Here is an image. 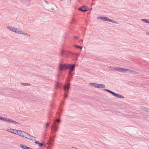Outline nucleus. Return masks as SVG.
I'll use <instances>...</instances> for the list:
<instances>
[{"label": "nucleus", "mask_w": 149, "mask_h": 149, "mask_svg": "<svg viewBox=\"0 0 149 149\" xmlns=\"http://www.w3.org/2000/svg\"><path fill=\"white\" fill-rule=\"evenodd\" d=\"M20 146L23 149H30V147H28L26 146L23 144H21L20 145Z\"/></svg>", "instance_id": "obj_14"}, {"label": "nucleus", "mask_w": 149, "mask_h": 149, "mask_svg": "<svg viewBox=\"0 0 149 149\" xmlns=\"http://www.w3.org/2000/svg\"><path fill=\"white\" fill-rule=\"evenodd\" d=\"M58 128V127L57 124L54 122V123L52 125L51 129L52 130V133L53 134H55V132H56Z\"/></svg>", "instance_id": "obj_5"}, {"label": "nucleus", "mask_w": 149, "mask_h": 149, "mask_svg": "<svg viewBox=\"0 0 149 149\" xmlns=\"http://www.w3.org/2000/svg\"><path fill=\"white\" fill-rule=\"evenodd\" d=\"M10 119H11L3 117L2 119V120L10 123V121H11Z\"/></svg>", "instance_id": "obj_15"}, {"label": "nucleus", "mask_w": 149, "mask_h": 149, "mask_svg": "<svg viewBox=\"0 0 149 149\" xmlns=\"http://www.w3.org/2000/svg\"><path fill=\"white\" fill-rule=\"evenodd\" d=\"M103 90L104 91H105L111 93V94H112L113 95H114V94L115 93L114 92H113V91H112L110 90H108V89H103Z\"/></svg>", "instance_id": "obj_17"}, {"label": "nucleus", "mask_w": 149, "mask_h": 149, "mask_svg": "<svg viewBox=\"0 0 149 149\" xmlns=\"http://www.w3.org/2000/svg\"><path fill=\"white\" fill-rule=\"evenodd\" d=\"M100 88H104L105 87V86L103 84H100Z\"/></svg>", "instance_id": "obj_29"}, {"label": "nucleus", "mask_w": 149, "mask_h": 149, "mask_svg": "<svg viewBox=\"0 0 149 149\" xmlns=\"http://www.w3.org/2000/svg\"><path fill=\"white\" fill-rule=\"evenodd\" d=\"M39 146L40 147H42L43 145V144L42 143H39Z\"/></svg>", "instance_id": "obj_33"}, {"label": "nucleus", "mask_w": 149, "mask_h": 149, "mask_svg": "<svg viewBox=\"0 0 149 149\" xmlns=\"http://www.w3.org/2000/svg\"><path fill=\"white\" fill-rule=\"evenodd\" d=\"M7 29L10 31L17 33L28 35L27 34L24 33L23 31H21L20 29L19 28H17L14 27L8 26L7 27Z\"/></svg>", "instance_id": "obj_2"}, {"label": "nucleus", "mask_w": 149, "mask_h": 149, "mask_svg": "<svg viewBox=\"0 0 149 149\" xmlns=\"http://www.w3.org/2000/svg\"><path fill=\"white\" fill-rule=\"evenodd\" d=\"M64 101H62V102L63 103V104L64 103Z\"/></svg>", "instance_id": "obj_46"}, {"label": "nucleus", "mask_w": 149, "mask_h": 149, "mask_svg": "<svg viewBox=\"0 0 149 149\" xmlns=\"http://www.w3.org/2000/svg\"><path fill=\"white\" fill-rule=\"evenodd\" d=\"M120 68H113V69H112V70H116L118 71V70H117L116 69H119Z\"/></svg>", "instance_id": "obj_37"}, {"label": "nucleus", "mask_w": 149, "mask_h": 149, "mask_svg": "<svg viewBox=\"0 0 149 149\" xmlns=\"http://www.w3.org/2000/svg\"><path fill=\"white\" fill-rule=\"evenodd\" d=\"M52 137H50V141H49L48 143H47L49 144H51L52 145H53V142L54 141V139L52 138V137L54 138L55 137V134H53Z\"/></svg>", "instance_id": "obj_11"}, {"label": "nucleus", "mask_w": 149, "mask_h": 149, "mask_svg": "<svg viewBox=\"0 0 149 149\" xmlns=\"http://www.w3.org/2000/svg\"><path fill=\"white\" fill-rule=\"evenodd\" d=\"M88 8L86 6H83L79 8L78 9H87Z\"/></svg>", "instance_id": "obj_22"}, {"label": "nucleus", "mask_w": 149, "mask_h": 149, "mask_svg": "<svg viewBox=\"0 0 149 149\" xmlns=\"http://www.w3.org/2000/svg\"><path fill=\"white\" fill-rule=\"evenodd\" d=\"M55 86H56L55 87V89H56L58 88H61L62 86V84L58 82H56L55 84Z\"/></svg>", "instance_id": "obj_12"}, {"label": "nucleus", "mask_w": 149, "mask_h": 149, "mask_svg": "<svg viewBox=\"0 0 149 149\" xmlns=\"http://www.w3.org/2000/svg\"><path fill=\"white\" fill-rule=\"evenodd\" d=\"M50 123L49 122H47V123H45V132H46L47 131V128L49 126V125Z\"/></svg>", "instance_id": "obj_21"}, {"label": "nucleus", "mask_w": 149, "mask_h": 149, "mask_svg": "<svg viewBox=\"0 0 149 149\" xmlns=\"http://www.w3.org/2000/svg\"><path fill=\"white\" fill-rule=\"evenodd\" d=\"M107 17H99L97 18V19H102L104 20V21H107Z\"/></svg>", "instance_id": "obj_16"}, {"label": "nucleus", "mask_w": 149, "mask_h": 149, "mask_svg": "<svg viewBox=\"0 0 149 149\" xmlns=\"http://www.w3.org/2000/svg\"><path fill=\"white\" fill-rule=\"evenodd\" d=\"M47 144L48 145V146L47 147V149H51L52 147L50 146L52 145L48 143H47Z\"/></svg>", "instance_id": "obj_30"}, {"label": "nucleus", "mask_w": 149, "mask_h": 149, "mask_svg": "<svg viewBox=\"0 0 149 149\" xmlns=\"http://www.w3.org/2000/svg\"><path fill=\"white\" fill-rule=\"evenodd\" d=\"M60 54L61 56L64 55L65 57H70L72 55L71 53L67 51H62L60 52Z\"/></svg>", "instance_id": "obj_7"}, {"label": "nucleus", "mask_w": 149, "mask_h": 149, "mask_svg": "<svg viewBox=\"0 0 149 149\" xmlns=\"http://www.w3.org/2000/svg\"><path fill=\"white\" fill-rule=\"evenodd\" d=\"M54 122H55V123H56V122L58 124L61 122L60 118H59L58 119H56L55 120H54Z\"/></svg>", "instance_id": "obj_24"}, {"label": "nucleus", "mask_w": 149, "mask_h": 149, "mask_svg": "<svg viewBox=\"0 0 149 149\" xmlns=\"http://www.w3.org/2000/svg\"><path fill=\"white\" fill-rule=\"evenodd\" d=\"M107 21H111L113 23H116V24H118V23L115 21H114L113 19H109L107 17Z\"/></svg>", "instance_id": "obj_20"}, {"label": "nucleus", "mask_w": 149, "mask_h": 149, "mask_svg": "<svg viewBox=\"0 0 149 149\" xmlns=\"http://www.w3.org/2000/svg\"><path fill=\"white\" fill-rule=\"evenodd\" d=\"M21 84L22 85H23L24 86H29L30 85V84H29L26 83H21Z\"/></svg>", "instance_id": "obj_25"}, {"label": "nucleus", "mask_w": 149, "mask_h": 149, "mask_svg": "<svg viewBox=\"0 0 149 149\" xmlns=\"http://www.w3.org/2000/svg\"><path fill=\"white\" fill-rule=\"evenodd\" d=\"M80 41L82 43H83V40H81Z\"/></svg>", "instance_id": "obj_45"}, {"label": "nucleus", "mask_w": 149, "mask_h": 149, "mask_svg": "<svg viewBox=\"0 0 149 149\" xmlns=\"http://www.w3.org/2000/svg\"><path fill=\"white\" fill-rule=\"evenodd\" d=\"M75 65L71 64H60L58 67V70L61 71L66 69L70 70L69 71H73L75 70Z\"/></svg>", "instance_id": "obj_1"}, {"label": "nucleus", "mask_w": 149, "mask_h": 149, "mask_svg": "<svg viewBox=\"0 0 149 149\" xmlns=\"http://www.w3.org/2000/svg\"><path fill=\"white\" fill-rule=\"evenodd\" d=\"M90 84L92 86H93L95 88H97V84L96 83H91Z\"/></svg>", "instance_id": "obj_19"}, {"label": "nucleus", "mask_w": 149, "mask_h": 149, "mask_svg": "<svg viewBox=\"0 0 149 149\" xmlns=\"http://www.w3.org/2000/svg\"><path fill=\"white\" fill-rule=\"evenodd\" d=\"M97 88H100V84H97Z\"/></svg>", "instance_id": "obj_36"}, {"label": "nucleus", "mask_w": 149, "mask_h": 149, "mask_svg": "<svg viewBox=\"0 0 149 149\" xmlns=\"http://www.w3.org/2000/svg\"><path fill=\"white\" fill-rule=\"evenodd\" d=\"M75 22V20L74 19H73L72 20V22L71 23Z\"/></svg>", "instance_id": "obj_38"}, {"label": "nucleus", "mask_w": 149, "mask_h": 149, "mask_svg": "<svg viewBox=\"0 0 149 149\" xmlns=\"http://www.w3.org/2000/svg\"><path fill=\"white\" fill-rule=\"evenodd\" d=\"M145 111L149 113V109H148V108H147Z\"/></svg>", "instance_id": "obj_35"}, {"label": "nucleus", "mask_w": 149, "mask_h": 149, "mask_svg": "<svg viewBox=\"0 0 149 149\" xmlns=\"http://www.w3.org/2000/svg\"><path fill=\"white\" fill-rule=\"evenodd\" d=\"M10 123H11V122H12L13 123H15V124H19V123H18V122H17L14 120H12V119H10Z\"/></svg>", "instance_id": "obj_26"}, {"label": "nucleus", "mask_w": 149, "mask_h": 149, "mask_svg": "<svg viewBox=\"0 0 149 149\" xmlns=\"http://www.w3.org/2000/svg\"><path fill=\"white\" fill-rule=\"evenodd\" d=\"M73 38L74 39L77 40H78L79 38V37L77 36H73Z\"/></svg>", "instance_id": "obj_31"}, {"label": "nucleus", "mask_w": 149, "mask_h": 149, "mask_svg": "<svg viewBox=\"0 0 149 149\" xmlns=\"http://www.w3.org/2000/svg\"><path fill=\"white\" fill-rule=\"evenodd\" d=\"M26 138L33 141H36V137L30 135L28 133V134H27Z\"/></svg>", "instance_id": "obj_9"}, {"label": "nucleus", "mask_w": 149, "mask_h": 149, "mask_svg": "<svg viewBox=\"0 0 149 149\" xmlns=\"http://www.w3.org/2000/svg\"><path fill=\"white\" fill-rule=\"evenodd\" d=\"M11 93L13 94V95L15 97L18 99L22 98L24 97V96L22 95V93L21 91H13Z\"/></svg>", "instance_id": "obj_4"}, {"label": "nucleus", "mask_w": 149, "mask_h": 149, "mask_svg": "<svg viewBox=\"0 0 149 149\" xmlns=\"http://www.w3.org/2000/svg\"><path fill=\"white\" fill-rule=\"evenodd\" d=\"M83 12H86L88 10H79Z\"/></svg>", "instance_id": "obj_34"}, {"label": "nucleus", "mask_w": 149, "mask_h": 149, "mask_svg": "<svg viewBox=\"0 0 149 149\" xmlns=\"http://www.w3.org/2000/svg\"><path fill=\"white\" fill-rule=\"evenodd\" d=\"M70 84L68 83H66L65 84L63 88L64 91L65 93L68 92V90L70 88Z\"/></svg>", "instance_id": "obj_8"}, {"label": "nucleus", "mask_w": 149, "mask_h": 149, "mask_svg": "<svg viewBox=\"0 0 149 149\" xmlns=\"http://www.w3.org/2000/svg\"><path fill=\"white\" fill-rule=\"evenodd\" d=\"M59 110L60 111V112H61L62 111V110L60 109H59Z\"/></svg>", "instance_id": "obj_44"}, {"label": "nucleus", "mask_w": 149, "mask_h": 149, "mask_svg": "<svg viewBox=\"0 0 149 149\" xmlns=\"http://www.w3.org/2000/svg\"><path fill=\"white\" fill-rule=\"evenodd\" d=\"M68 96V95L66 93H65L64 95V98H65L67 97Z\"/></svg>", "instance_id": "obj_32"}, {"label": "nucleus", "mask_w": 149, "mask_h": 149, "mask_svg": "<svg viewBox=\"0 0 149 149\" xmlns=\"http://www.w3.org/2000/svg\"><path fill=\"white\" fill-rule=\"evenodd\" d=\"M18 130H14L12 129H9L7 131L9 132L14 133L17 135Z\"/></svg>", "instance_id": "obj_10"}, {"label": "nucleus", "mask_w": 149, "mask_h": 149, "mask_svg": "<svg viewBox=\"0 0 149 149\" xmlns=\"http://www.w3.org/2000/svg\"><path fill=\"white\" fill-rule=\"evenodd\" d=\"M39 143L40 142L38 141H36L35 142V143H36V144H39Z\"/></svg>", "instance_id": "obj_39"}, {"label": "nucleus", "mask_w": 149, "mask_h": 149, "mask_svg": "<svg viewBox=\"0 0 149 149\" xmlns=\"http://www.w3.org/2000/svg\"><path fill=\"white\" fill-rule=\"evenodd\" d=\"M27 133L24 131L18 130L17 135L26 138L28 134Z\"/></svg>", "instance_id": "obj_6"}, {"label": "nucleus", "mask_w": 149, "mask_h": 149, "mask_svg": "<svg viewBox=\"0 0 149 149\" xmlns=\"http://www.w3.org/2000/svg\"><path fill=\"white\" fill-rule=\"evenodd\" d=\"M3 118V117L2 116H0V120H2V119Z\"/></svg>", "instance_id": "obj_41"}, {"label": "nucleus", "mask_w": 149, "mask_h": 149, "mask_svg": "<svg viewBox=\"0 0 149 149\" xmlns=\"http://www.w3.org/2000/svg\"><path fill=\"white\" fill-rule=\"evenodd\" d=\"M141 20L142 21L144 22L147 23H149V19H141Z\"/></svg>", "instance_id": "obj_18"}, {"label": "nucleus", "mask_w": 149, "mask_h": 149, "mask_svg": "<svg viewBox=\"0 0 149 149\" xmlns=\"http://www.w3.org/2000/svg\"><path fill=\"white\" fill-rule=\"evenodd\" d=\"M140 108L142 110H143L145 111L146 108H146L144 107H143V106H141L140 107Z\"/></svg>", "instance_id": "obj_27"}, {"label": "nucleus", "mask_w": 149, "mask_h": 149, "mask_svg": "<svg viewBox=\"0 0 149 149\" xmlns=\"http://www.w3.org/2000/svg\"><path fill=\"white\" fill-rule=\"evenodd\" d=\"M74 46V47H76L77 48H79L81 49H82L83 48L82 47L79 46L78 45H75Z\"/></svg>", "instance_id": "obj_28"}, {"label": "nucleus", "mask_w": 149, "mask_h": 149, "mask_svg": "<svg viewBox=\"0 0 149 149\" xmlns=\"http://www.w3.org/2000/svg\"><path fill=\"white\" fill-rule=\"evenodd\" d=\"M116 70H118L119 72L125 73H127L128 72H129L131 73L134 74H137L138 73V72L122 68H120L119 69H117Z\"/></svg>", "instance_id": "obj_3"}, {"label": "nucleus", "mask_w": 149, "mask_h": 149, "mask_svg": "<svg viewBox=\"0 0 149 149\" xmlns=\"http://www.w3.org/2000/svg\"><path fill=\"white\" fill-rule=\"evenodd\" d=\"M61 112H60V113H59L58 112H57V113L58 114V116H59V117L61 115Z\"/></svg>", "instance_id": "obj_40"}, {"label": "nucleus", "mask_w": 149, "mask_h": 149, "mask_svg": "<svg viewBox=\"0 0 149 149\" xmlns=\"http://www.w3.org/2000/svg\"><path fill=\"white\" fill-rule=\"evenodd\" d=\"M113 95L119 98H124V97L123 95L117 94L115 93Z\"/></svg>", "instance_id": "obj_13"}, {"label": "nucleus", "mask_w": 149, "mask_h": 149, "mask_svg": "<svg viewBox=\"0 0 149 149\" xmlns=\"http://www.w3.org/2000/svg\"><path fill=\"white\" fill-rule=\"evenodd\" d=\"M61 74V72H59V73L58 74V77H60V74Z\"/></svg>", "instance_id": "obj_42"}, {"label": "nucleus", "mask_w": 149, "mask_h": 149, "mask_svg": "<svg viewBox=\"0 0 149 149\" xmlns=\"http://www.w3.org/2000/svg\"><path fill=\"white\" fill-rule=\"evenodd\" d=\"M70 79H69V80H68V81H69H69H70Z\"/></svg>", "instance_id": "obj_47"}, {"label": "nucleus", "mask_w": 149, "mask_h": 149, "mask_svg": "<svg viewBox=\"0 0 149 149\" xmlns=\"http://www.w3.org/2000/svg\"><path fill=\"white\" fill-rule=\"evenodd\" d=\"M146 35L147 36H149V32H147L146 33Z\"/></svg>", "instance_id": "obj_43"}, {"label": "nucleus", "mask_w": 149, "mask_h": 149, "mask_svg": "<svg viewBox=\"0 0 149 149\" xmlns=\"http://www.w3.org/2000/svg\"><path fill=\"white\" fill-rule=\"evenodd\" d=\"M72 71H69V74H68V78L71 79V77L72 76Z\"/></svg>", "instance_id": "obj_23"}]
</instances>
